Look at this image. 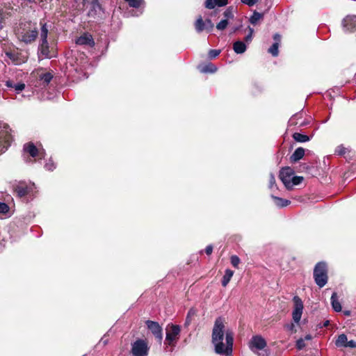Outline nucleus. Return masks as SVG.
Instances as JSON below:
<instances>
[{
  "mask_svg": "<svg viewBox=\"0 0 356 356\" xmlns=\"http://www.w3.org/2000/svg\"><path fill=\"white\" fill-rule=\"evenodd\" d=\"M146 325L148 329L152 332L154 337L161 343L163 339L162 328L159 324L155 321H147Z\"/></svg>",
  "mask_w": 356,
  "mask_h": 356,
  "instance_id": "nucleus-16",
  "label": "nucleus"
},
{
  "mask_svg": "<svg viewBox=\"0 0 356 356\" xmlns=\"http://www.w3.org/2000/svg\"><path fill=\"white\" fill-rule=\"evenodd\" d=\"M195 315V311L193 310V309H191L188 312V318H191L192 316H193Z\"/></svg>",
  "mask_w": 356,
  "mask_h": 356,
  "instance_id": "nucleus-52",
  "label": "nucleus"
},
{
  "mask_svg": "<svg viewBox=\"0 0 356 356\" xmlns=\"http://www.w3.org/2000/svg\"><path fill=\"white\" fill-rule=\"evenodd\" d=\"M344 314L346 316H349L350 315V312L349 311L344 312Z\"/></svg>",
  "mask_w": 356,
  "mask_h": 356,
  "instance_id": "nucleus-58",
  "label": "nucleus"
},
{
  "mask_svg": "<svg viewBox=\"0 0 356 356\" xmlns=\"http://www.w3.org/2000/svg\"><path fill=\"white\" fill-rule=\"evenodd\" d=\"M44 168L47 170H49V171H52L54 169L56 168V165L54 164V163L51 161V160H49L45 165H44Z\"/></svg>",
  "mask_w": 356,
  "mask_h": 356,
  "instance_id": "nucleus-41",
  "label": "nucleus"
},
{
  "mask_svg": "<svg viewBox=\"0 0 356 356\" xmlns=\"http://www.w3.org/2000/svg\"><path fill=\"white\" fill-rule=\"evenodd\" d=\"M347 152V148L343 145H340L335 148L334 154L339 156L344 155Z\"/></svg>",
  "mask_w": 356,
  "mask_h": 356,
  "instance_id": "nucleus-33",
  "label": "nucleus"
},
{
  "mask_svg": "<svg viewBox=\"0 0 356 356\" xmlns=\"http://www.w3.org/2000/svg\"><path fill=\"white\" fill-rule=\"evenodd\" d=\"M166 337L165 340V349L167 351H172L175 346L177 336L178 335V326L175 325H168L166 327Z\"/></svg>",
  "mask_w": 356,
  "mask_h": 356,
  "instance_id": "nucleus-6",
  "label": "nucleus"
},
{
  "mask_svg": "<svg viewBox=\"0 0 356 356\" xmlns=\"http://www.w3.org/2000/svg\"><path fill=\"white\" fill-rule=\"evenodd\" d=\"M220 54V49H211L208 53L209 58L213 59L219 56Z\"/></svg>",
  "mask_w": 356,
  "mask_h": 356,
  "instance_id": "nucleus-37",
  "label": "nucleus"
},
{
  "mask_svg": "<svg viewBox=\"0 0 356 356\" xmlns=\"http://www.w3.org/2000/svg\"><path fill=\"white\" fill-rule=\"evenodd\" d=\"M302 167H303L304 168H307V166L306 165V164H304V165H302Z\"/></svg>",
  "mask_w": 356,
  "mask_h": 356,
  "instance_id": "nucleus-61",
  "label": "nucleus"
},
{
  "mask_svg": "<svg viewBox=\"0 0 356 356\" xmlns=\"http://www.w3.org/2000/svg\"><path fill=\"white\" fill-rule=\"evenodd\" d=\"M149 349L147 343L143 339H138L131 344V353L134 356H147Z\"/></svg>",
  "mask_w": 356,
  "mask_h": 356,
  "instance_id": "nucleus-8",
  "label": "nucleus"
},
{
  "mask_svg": "<svg viewBox=\"0 0 356 356\" xmlns=\"http://www.w3.org/2000/svg\"><path fill=\"white\" fill-rule=\"evenodd\" d=\"M314 278L316 284L320 287H323L327 282V269L325 262H318L314 269Z\"/></svg>",
  "mask_w": 356,
  "mask_h": 356,
  "instance_id": "nucleus-4",
  "label": "nucleus"
},
{
  "mask_svg": "<svg viewBox=\"0 0 356 356\" xmlns=\"http://www.w3.org/2000/svg\"><path fill=\"white\" fill-rule=\"evenodd\" d=\"M10 131L8 127H4L0 131V154L8 149L12 142L13 136Z\"/></svg>",
  "mask_w": 356,
  "mask_h": 356,
  "instance_id": "nucleus-9",
  "label": "nucleus"
},
{
  "mask_svg": "<svg viewBox=\"0 0 356 356\" xmlns=\"http://www.w3.org/2000/svg\"><path fill=\"white\" fill-rule=\"evenodd\" d=\"M346 347L356 348V342L353 340H350L349 341H347Z\"/></svg>",
  "mask_w": 356,
  "mask_h": 356,
  "instance_id": "nucleus-48",
  "label": "nucleus"
},
{
  "mask_svg": "<svg viewBox=\"0 0 356 356\" xmlns=\"http://www.w3.org/2000/svg\"><path fill=\"white\" fill-rule=\"evenodd\" d=\"M5 55L7 58L5 60L8 64L20 65L26 61V56L17 49L7 50Z\"/></svg>",
  "mask_w": 356,
  "mask_h": 356,
  "instance_id": "nucleus-7",
  "label": "nucleus"
},
{
  "mask_svg": "<svg viewBox=\"0 0 356 356\" xmlns=\"http://www.w3.org/2000/svg\"><path fill=\"white\" fill-rule=\"evenodd\" d=\"M342 26L345 32H354L356 30V15H347L342 21Z\"/></svg>",
  "mask_w": 356,
  "mask_h": 356,
  "instance_id": "nucleus-14",
  "label": "nucleus"
},
{
  "mask_svg": "<svg viewBox=\"0 0 356 356\" xmlns=\"http://www.w3.org/2000/svg\"><path fill=\"white\" fill-rule=\"evenodd\" d=\"M15 84V83H14L12 81H10V80L6 81V86L8 88H14Z\"/></svg>",
  "mask_w": 356,
  "mask_h": 356,
  "instance_id": "nucleus-50",
  "label": "nucleus"
},
{
  "mask_svg": "<svg viewBox=\"0 0 356 356\" xmlns=\"http://www.w3.org/2000/svg\"><path fill=\"white\" fill-rule=\"evenodd\" d=\"M274 187L276 188L275 178V176L273 175V174L270 173V179H269V188L271 190H273Z\"/></svg>",
  "mask_w": 356,
  "mask_h": 356,
  "instance_id": "nucleus-43",
  "label": "nucleus"
},
{
  "mask_svg": "<svg viewBox=\"0 0 356 356\" xmlns=\"http://www.w3.org/2000/svg\"><path fill=\"white\" fill-rule=\"evenodd\" d=\"M232 351H233V347L231 348L230 352L227 351V352H224V353H217V354L218 355H225V356H232Z\"/></svg>",
  "mask_w": 356,
  "mask_h": 356,
  "instance_id": "nucleus-49",
  "label": "nucleus"
},
{
  "mask_svg": "<svg viewBox=\"0 0 356 356\" xmlns=\"http://www.w3.org/2000/svg\"><path fill=\"white\" fill-rule=\"evenodd\" d=\"M303 113L302 112L294 114L289 120L288 126H298V127H305L309 124L306 120H302Z\"/></svg>",
  "mask_w": 356,
  "mask_h": 356,
  "instance_id": "nucleus-17",
  "label": "nucleus"
},
{
  "mask_svg": "<svg viewBox=\"0 0 356 356\" xmlns=\"http://www.w3.org/2000/svg\"><path fill=\"white\" fill-rule=\"evenodd\" d=\"M228 3V0H211V1L208 2V5H207V8L213 9L216 6H224Z\"/></svg>",
  "mask_w": 356,
  "mask_h": 356,
  "instance_id": "nucleus-22",
  "label": "nucleus"
},
{
  "mask_svg": "<svg viewBox=\"0 0 356 356\" xmlns=\"http://www.w3.org/2000/svg\"><path fill=\"white\" fill-rule=\"evenodd\" d=\"M198 69L202 73H215L218 70L217 67L211 63L199 66Z\"/></svg>",
  "mask_w": 356,
  "mask_h": 356,
  "instance_id": "nucleus-20",
  "label": "nucleus"
},
{
  "mask_svg": "<svg viewBox=\"0 0 356 356\" xmlns=\"http://www.w3.org/2000/svg\"><path fill=\"white\" fill-rule=\"evenodd\" d=\"M213 252V245H209L206 247L205 248V252L207 255H210Z\"/></svg>",
  "mask_w": 356,
  "mask_h": 356,
  "instance_id": "nucleus-47",
  "label": "nucleus"
},
{
  "mask_svg": "<svg viewBox=\"0 0 356 356\" xmlns=\"http://www.w3.org/2000/svg\"><path fill=\"white\" fill-rule=\"evenodd\" d=\"M294 171L290 167L282 168L280 171V179L288 189L291 188V180Z\"/></svg>",
  "mask_w": 356,
  "mask_h": 356,
  "instance_id": "nucleus-13",
  "label": "nucleus"
},
{
  "mask_svg": "<svg viewBox=\"0 0 356 356\" xmlns=\"http://www.w3.org/2000/svg\"><path fill=\"white\" fill-rule=\"evenodd\" d=\"M40 44L38 47L39 58H51L52 55L50 53L49 46L47 41L48 29L47 24L40 22Z\"/></svg>",
  "mask_w": 356,
  "mask_h": 356,
  "instance_id": "nucleus-3",
  "label": "nucleus"
},
{
  "mask_svg": "<svg viewBox=\"0 0 356 356\" xmlns=\"http://www.w3.org/2000/svg\"><path fill=\"white\" fill-rule=\"evenodd\" d=\"M24 1H26V2H29V3H33L34 2L35 0H24Z\"/></svg>",
  "mask_w": 356,
  "mask_h": 356,
  "instance_id": "nucleus-57",
  "label": "nucleus"
},
{
  "mask_svg": "<svg viewBox=\"0 0 356 356\" xmlns=\"http://www.w3.org/2000/svg\"><path fill=\"white\" fill-rule=\"evenodd\" d=\"M10 16L9 13L6 10H0V29H3L5 25V21Z\"/></svg>",
  "mask_w": 356,
  "mask_h": 356,
  "instance_id": "nucleus-29",
  "label": "nucleus"
},
{
  "mask_svg": "<svg viewBox=\"0 0 356 356\" xmlns=\"http://www.w3.org/2000/svg\"><path fill=\"white\" fill-rule=\"evenodd\" d=\"M233 49L235 53L241 54L244 53L247 49V45L244 42L241 40L236 41L233 44Z\"/></svg>",
  "mask_w": 356,
  "mask_h": 356,
  "instance_id": "nucleus-21",
  "label": "nucleus"
},
{
  "mask_svg": "<svg viewBox=\"0 0 356 356\" xmlns=\"http://www.w3.org/2000/svg\"><path fill=\"white\" fill-rule=\"evenodd\" d=\"M285 328L289 330V331H291V332H296V330L295 328V325L293 323H289V324H286L285 325Z\"/></svg>",
  "mask_w": 356,
  "mask_h": 356,
  "instance_id": "nucleus-46",
  "label": "nucleus"
},
{
  "mask_svg": "<svg viewBox=\"0 0 356 356\" xmlns=\"http://www.w3.org/2000/svg\"><path fill=\"white\" fill-rule=\"evenodd\" d=\"M305 340H311L312 339V336L310 334H307L305 337Z\"/></svg>",
  "mask_w": 356,
  "mask_h": 356,
  "instance_id": "nucleus-55",
  "label": "nucleus"
},
{
  "mask_svg": "<svg viewBox=\"0 0 356 356\" xmlns=\"http://www.w3.org/2000/svg\"><path fill=\"white\" fill-rule=\"evenodd\" d=\"M273 39L275 40V42H278L280 43V39H281V36L278 33H275L273 35Z\"/></svg>",
  "mask_w": 356,
  "mask_h": 356,
  "instance_id": "nucleus-51",
  "label": "nucleus"
},
{
  "mask_svg": "<svg viewBox=\"0 0 356 356\" xmlns=\"http://www.w3.org/2000/svg\"><path fill=\"white\" fill-rule=\"evenodd\" d=\"M8 211V206L3 202H0V213H6Z\"/></svg>",
  "mask_w": 356,
  "mask_h": 356,
  "instance_id": "nucleus-44",
  "label": "nucleus"
},
{
  "mask_svg": "<svg viewBox=\"0 0 356 356\" xmlns=\"http://www.w3.org/2000/svg\"><path fill=\"white\" fill-rule=\"evenodd\" d=\"M191 318H188V316H187L186 320V325H189L191 323Z\"/></svg>",
  "mask_w": 356,
  "mask_h": 356,
  "instance_id": "nucleus-54",
  "label": "nucleus"
},
{
  "mask_svg": "<svg viewBox=\"0 0 356 356\" xmlns=\"http://www.w3.org/2000/svg\"><path fill=\"white\" fill-rule=\"evenodd\" d=\"M271 197L273 199L275 204L279 207H286L291 203L288 200H284L274 195H271Z\"/></svg>",
  "mask_w": 356,
  "mask_h": 356,
  "instance_id": "nucleus-24",
  "label": "nucleus"
},
{
  "mask_svg": "<svg viewBox=\"0 0 356 356\" xmlns=\"http://www.w3.org/2000/svg\"><path fill=\"white\" fill-rule=\"evenodd\" d=\"M262 17L263 15L261 13L254 12L250 19V22L252 24L255 25L258 22V21H259L262 18Z\"/></svg>",
  "mask_w": 356,
  "mask_h": 356,
  "instance_id": "nucleus-32",
  "label": "nucleus"
},
{
  "mask_svg": "<svg viewBox=\"0 0 356 356\" xmlns=\"http://www.w3.org/2000/svg\"><path fill=\"white\" fill-rule=\"evenodd\" d=\"M92 4H93V7H94V8L97 7V8H100V6H99V3L97 2V0H96L95 1H94V2H92Z\"/></svg>",
  "mask_w": 356,
  "mask_h": 356,
  "instance_id": "nucleus-53",
  "label": "nucleus"
},
{
  "mask_svg": "<svg viewBox=\"0 0 356 356\" xmlns=\"http://www.w3.org/2000/svg\"><path fill=\"white\" fill-rule=\"evenodd\" d=\"M25 88V84L22 83H18L15 84L14 89L17 93H19Z\"/></svg>",
  "mask_w": 356,
  "mask_h": 356,
  "instance_id": "nucleus-42",
  "label": "nucleus"
},
{
  "mask_svg": "<svg viewBox=\"0 0 356 356\" xmlns=\"http://www.w3.org/2000/svg\"><path fill=\"white\" fill-rule=\"evenodd\" d=\"M228 24V21L227 19H222L219 23L216 25V29L220 31H222L226 29Z\"/></svg>",
  "mask_w": 356,
  "mask_h": 356,
  "instance_id": "nucleus-34",
  "label": "nucleus"
},
{
  "mask_svg": "<svg viewBox=\"0 0 356 356\" xmlns=\"http://www.w3.org/2000/svg\"><path fill=\"white\" fill-rule=\"evenodd\" d=\"M305 153V149L303 147H298L290 156V161L296 163L303 158Z\"/></svg>",
  "mask_w": 356,
  "mask_h": 356,
  "instance_id": "nucleus-19",
  "label": "nucleus"
},
{
  "mask_svg": "<svg viewBox=\"0 0 356 356\" xmlns=\"http://www.w3.org/2000/svg\"><path fill=\"white\" fill-rule=\"evenodd\" d=\"M347 336L344 334H340L336 340L335 345L337 347H346L347 343Z\"/></svg>",
  "mask_w": 356,
  "mask_h": 356,
  "instance_id": "nucleus-28",
  "label": "nucleus"
},
{
  "mask_svg": "<svg viewBox=\"0 0 356 356\" xmlns=\"http://www.w3.org/2000/svg\"><path fill=\"white\" fill-rule=\"evenodd\" d=\"M39 78L45 86H47L53 79V74L51 72H45L40 74Z\"/></svg>",
  "mask_w": 356,
  "mask_h": 356,
  "instance_id": "nucleus-26",
  "label": "nucleus"
},
{
  "mask_svg": "<svg viewBox=\"0 0 356 356\" xmlns=\"http://www.w3.org/2000/svg\"><path fill=\"white\" fill-rule=\"evenodd\" d=\"M331 304L335 312L341 311V305L337 298V293L334 292L331 296Z\"/></svg>",
  "mask_w": 356,
  "mask_h": 356,
  "instance_id": "nucleus-23",
  "label": "nucleus"
},
{
  "mask_svg": "<svg viewBox=\"0 0 356 356\" xmlns=\"http://www.w3.org/2000/svg\"><path fill=\"white\" fill-rule=\"evenodd\" d=\"M293 138L298 143H305L310 140V138L305 134H302L298 132H295L293 134Z\"/></svg>",
  "mask_w": 356,
  "mask_h": 356,
  "instance_id": "nucleus-25",
  "label": "nucleus"
},
{
  "mask_svg": "<svg viewBox=\"0 0 356 356\" xmlns=\"http://www.w3.org/2000/svg\"><path fill=\"white\" fill-rule=\"evenodd\" d=\"M259 0H241V1L244 3V4H246L249 6H254L256 3L258 2Z\"/></svg>",
  "mask_w": 356,
  "mask_h": 356,
  "instance_id": "nucleus-45",
  "label": "nucleus"
},
{
  "mask_svg": "<svg viewBox=\"0 0 356 356\" xmlns=\"http://www.w3.org/2000/svg\"><path fill=\"white\" fill-rule=\"evenodd\" d=\"M16 35L20 41L30 44L35 41L38 35V28L31 22L22 24L16 30Z\"/></svg>",
  "mask_w": 356,
  "mask_h": 356,
  "instance_id": "nucleus-2",
  "label": "nucleus"
},
{
  "mask_svg": "<svg viewBox=\"0 0 356 356\" xmlns=\"http://www.w3.org/2000/svg\"><path fill=\"white\" fill-rule=\"evenodd\" d=\"M76 43L79 45H88L90 47H92L95 44L92 35L87 33L78 38L76 40Z\"/></svg>",
  "mask_w": 356,
  "mask_h": 356,
  "instance_id": "nucleus-18",
  "label": "nucleus"
},
{
  "mask_svg": "<svg viewBox=\"0 0 356 356\" xmlns=\"http://www.w3.org/2000/svg\"><path fill=\"white\" fill-rule=\"evenodd\" d=\"M35 188V184L30 183L26 184L25 183H19L15 187V192L20 197L25 196H33L34 195V189Z\"/></svg>",
  "mask_w": 356,
  "mask_h": 356,
  "instance_id": "nucleus-10",
  "label": "nucleus"
},
{
  "mask_svg": "<svg viewBox=\"0 0 356 356\" xmlns=\"http://www.w3.org/2000/svg\"><path fill=\"white\" fill-rule=\"evenodd\" d=\"M211 343L216 353L230 352L233 347L234 333L230 329H226L224 320L221 317L216 319L212 330Z\"/></svg>",
  "mask_w": 356,
  "mask_h": 356,
  "instance_id": "nucleus-1",
  "label": "nucleus"
},
{
  "mask_svg": "<svg viewBox=\"0 0 356 356\" xmlns=\"http://www.w3.org/2000/svg\"><path fill=\"white\" fill-rule=\"evenodd\" d=\"M237 30H238V28H237V27H236V28H234V29L233 32H235V31H236Z\"/></svg>",
  "mask_w": 356,
  "mask_h": 356,
  "instance_id": "nucleus-60",
  "label": "nucleus"
},
{
  "mask_svg": "<svg viewBox=\"0 0 356 356\" xmlns=\"http://www.w3.org/2000/svg\"><path fill=\"white\" fill-rule=\"evenodd\" d=\"M211 1V0H206L205 1V6L207 7V5H208V2Z\"/></svg>",
  "mask_w": 356,
  "mask_h": 356,
  "instance_id": "nucleus-59",
  "label": "nucleus"
},
{
  "mask_svg": "<svg viewBox=\"0 0 356 356\" xmlns=\"http://www.w3.org/2000/svg\"><path fill=\"white\" fill-rule=\"evenodd\" d=\"M293 301L294 303V308L292 312L293 320L295 323H298L302 314L303 303L302 300L297 296L293 297Z\"/></svg>",
  "mask_w": 356,
  "mask_h": 356,
  "instance_id": "nucleus-12",
  "label": "nucleus"
},
{
  "mask_svg": "<svg viewBox=\"0 0 356 356\" xmlns=\"http://www.w3.org/2000/svg\"><path fill=\"white\" fill-rule=\"evenodd\" d=\"M24 151L29 153L33 158L39 156L42 159L44 156V150L43 149H39L33 143L25 144L24 145Z\"/></svg>",
  "mask_w": 356,
  "mask_h": 356,
  "instance_id": "nucleus-15",
  "label": "nucleus"
},
{
  "mask_svg": "<svg viewBox=\"0 0 356 356\" xmlns=\"http://www.w3.org/2000/svg\"><path fill=\"white\" fill-rule=\"evenodd\" d=\"M279 45L280 43L278 42H275L272 44V46L268 49V53L272 54V56L274 57L277 56L279 54Z\"/></svg>",
  "mask_w": 356,
  "mask_h": 356,
  "instance_id": "nucleus-30",
  "label": "nucleus"
},
{
  "mask_svg": "<svg viewBox=\"0 0 356 356\" xmlns=\"http://www.w3.org/2000/svg\"><path fill=\"white\" fill-rule=\"evenodd\" d=\"M233 275H234V272L232 270L227 269L225 270V275H223V277L222 280V285L223 286H226L228 284V283L229 282Z\"/></svg>",
  "mask_w": 356,
  "mask_h": 356,
  "instance_id": "nucleus-27",
  "label": "nucleus"
},
{
  "mask_svg": "<svg viewBox=\"0 0 356 356\" xmlns=\"http://www.w3.org/2000/svg\"><path fill=\"white\" fill-rule=\"evenodd\" d=\"M296 346L298 350L303 349L306 346L305 343V339L300 338L298 340H297Z\"/></svg>",
  "mask_w": 356,
  "mask_h": 356,
  "instance_id": "nucleus-40",
  "label": "nucleus"
},
{
  "mask_svg": "<svg viewBox=\"0 0 356 356\" xmlns=\"http://www.w3.org/2000/svg\"><path fill=\"white\" fill-rule=\"evenodd\" d=\"M240 261L241 260H240L239 257L236 255H232L230 258V261H231L232 265L234 268H238V264H240Z\"/></svg>",
  "mask_w": 356,
  "mask_h": 356,
  "instance_id": "nucleus-36",
  "label": "nucleus"
},
{
  "mask_svg": "<svg viewBox=\"0 0 356 356\" xmlns=\"http://www.w3.org/2000/svg\"><path fill=\"white\" fill-rule=\"evenodd\" d=\"M329 323H330V321H326L324 322L323 326L324 327H327L329 325Z\"/></svg>",
  "mask_w": 356,
  "mask_h": 356,
  "instance_id": "nucleus-56",
  "label": "nucleus"
},
{
  "mask_svg": "<svg viewBox=\"0 0 356 356\" xmlns=\"http://www.w3.org/2000/svg\"><path fill=\"white\" fill-rule=\"evenodd\" d=\"M223 15L227 19H232L234 17L233 8L231 7L227 8Z\"/></svg>",
  "mask_w": 356,
  "mask_h": 356,
  "instance_id": "nucleus-38",
  "label": "nucleus"
},
{
  "mask_svg": "<svg viewBox=\"0 0 356 356\" xmlns=\"http://www.w3.org/2000/svg\"><path fill=\"white\" fill-rule=\"evenodd\" d=\"M129 6L139 8L144 4L143 0H125Z\"/></svg>",
  "mask_w": 356,
  "mask_h": 356,
  "instance_id": "nucleus-31",
  "label": "nucleus"
},
{
  "mask_svg": "<svg viewBox=\"0 0 356 356\" xmlns=\"http://www.w3.org/2000/svg\"><path fill=\"white\" fill-rule=\"evenodd\" d=\"M302 180H303V177H300V176H294V177H293L291 180V188L293 186H296V185L300 184L302 182Z\"/></svg>",
  "mask_w": 356,
  "mask_h": 356,
  "instance_id": "nucleus-35",
  "label": "nucleus"
},
{
  "mask_svg": "<svg viewBox=\"0 0 356 356\" xmlns=\"http://www.w3.org/2000/svg\"><path fill=\"white\" fill-rule=\"evenodd\" d=\"M249 33L245 36V41L246 43L249 44L251 42L252 40V35L254 32V29L250 26H248Z\"/></svg>",
  "mask_w": 356,
  "mask_h": 356,
  "instance_id": "nucleus-39",
  "label": "nucleus"
},
{
  "mask_svg": "<svg viewBox=\"0 0 356 356\" xmlns=\"http://www.w3.org/2000/svg\"><path fill=\"white\" fill-rule=\"evenodd\" d=\"M194 26L196 32L199 33L204 31L211 32L214 26L211 19H207L204 21L201 16L196 19Z\"/></svg>",
  "mask_w": 356,
  "mask_h": 356,
  "instance_id": "nucleus-11",
  "label": "nucleus"
},
{
  "mask_svg": "<svg viewBox=\"0 0 356 356\" xmlns=\"http://www.w3.org/2000/svg\"><path fill=\"white\" fill-rule=\"evenodd\" d=\"M266 345V340L260 335L253 336L249 342L250 349L259 356L268 355L267 350H264Z\"/></svg>",
  "mask_w": 356,
  "mask_h": 356,
  "instance_id": "nucleus-5",
  "label": "nucleus"
}]
</instances>
